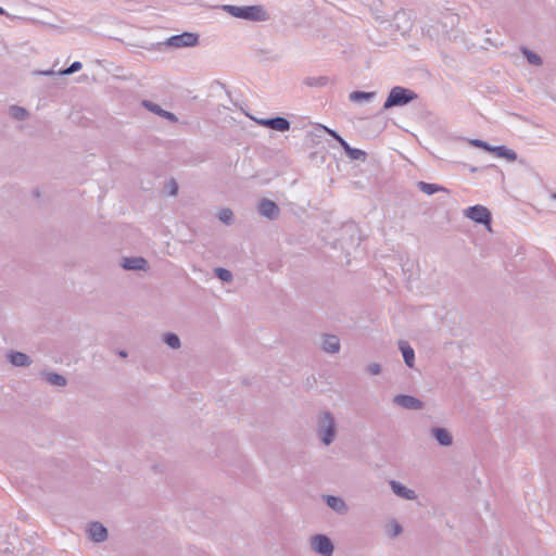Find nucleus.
Returning a JSON list of instances; mask_svg holds the SVG:
<instances>
[{"label":"nucleus","instance_id":"obj_1","mask_svg":"<svg viewBox=\"0 0 556 556\" xmlns=\"http://www.w3.org/2000/svg\"><path fill=\"white\" fill-rule=\"evenodd\" d=\"M223 9L229 13L231 16L252 21V22H265L269 18L268 12L264 9L263 5L254 4V5H244L238 7L232 4L224 5Z\"/></svg>","mask_w":556,"mask_h":556},{"label":"nucleus","instance_id":"obj_2","mask_svg":"<svg viewBox=\"0 0 556 556\" xmlns=\"http://www.w3.org/2000/svg\"><path fill=\"white\" fill-rule=\"evenodd\" d=\"M416 99H418V94L414 90L402 86H394L383 103V110L404 106Z\"/></svg>","mask_w":556,"mask_h":556},{"label":"nucleus","instance_id":"obj_3","mask_svg":"<svg viewBox=\"0 0 556 556\" xmlns=\"http://www.w3.org/2000/svg\"><path fill=\"white\" fill-rule=\"evenodd\" d=\"M317 433L325 445H330L337 434V424L333 415L326 410L317 418Z\"/></svg>","mask_w":556,"mask_h":556},{"label":"nucleus","instance_id":"obj_4","mask_svg":"<svg viewBox=\"0 0 556 556\" xmlns=\"http://www.w3.org/2000/svg\"><path fill=\"white\" fill-rule=\"evenodd\" d=\"M465 216L477 224L489 227L492 223L490 211L480 204L469 206L465 210Z\"/></svg>","mask_w":556,"mask_h":556},{"label":"nucleus","instance_id":"obj_5","mask_svg":"<svg viewBox=\"0 0 556 556\" xmlns=\"http://www.w3.org/2000/svg\"><path fill=\"white\" fill-rule=\"evenodd\" d=\"M312 549L321 556H331L334 551L332 541L325 534H315L311 538Z\"/></svg>","mask_w":556,"mask_h":556},{"label":"nucleus","instance_id":"obj_6","mask_svg":"<svg viewBox=\"0 0 556 556\" xmlns=\"http://www.w3.org/2000/svg\"><path fill=\"white\" fill-rule=\"evenodd\" d=\"M199 42V36L194 33L185 31L169 37L166 45L175 48L194 47Z\"/></svg>","mask_w":556,"mask_h":556},{"label":"nucleus","instance_id":"obj_7","mask_svg":"<svg viewBox=\"0 0 556 556\" xmlns=\"http://www.w3.org/2000/svg\"><path fill=\"white\" fill-rule=\"evenodd\" d=\"M393 404L409 410H420L424 408V402L408 394H397L392 400Z\"/></svg>","mask_w":556,"mask_h":556},{"label":"nucleus","instance_id":"obj_8","mask_svg":"<svg viewBox=\"0 0 556 556\" xmlns=\"http://www.w3.org/2000/svg\"><path fill=\"white\" fill-rule=\"evenodd\" d=\"M256 123L263 127L270 128L277 131H288L291 127L290 122L282 116H276L270 118L255 119Z\"/></svg>","mask_w":556,"mask_h":556},{"label":"nucleus","instance_id":"obj_9","mask_svg":"<svg viewBox=\"0 0 556 556\" xmlns=\"http://www.w3.org/2000/svg\"><path fill=\"white\" fill-rule=\"evenodd\" d=\"M257 212L261 216L274 220L278 218L280 208L274 201L262 199L257 205Z\"/></svg>","mask_w":556,"mask_h":556},{"label":"nucleus","instance_id":"obj_10","mask_svg":"<svg viewBox=\"0 0 556 556\" xmlns=\"http://www.w3.org/2000/svg\"><path fill=\"white\" fill-rule=\"evenodd\" d=\"M142 106L144 109H147L148 111L156 114L157 116L165 118L166 121H168L170 123H177L178 122V118H177V116L174 113L162 109L159 104H156V103H154V102H152L150 100H143L142 101Z\"/></svg>","mask_w":556,"mask_h":556},{"label":"nucleus","instance_id":"obj_11","mask_svg":"<svg viewBox=\"0 0 556 556\" xmlns=\"http://www.w3.org/2000/svg\"><path fill=\"white\" fill-rule=\"evenodd\" d=\"M89 536L96 543L104 542L108 538V529L100 522L93 521L89 525Z\"/></svg>","mask_w":556,"mask_h":556},{"label":"nucleus","instance_id":"obj_12","mask_svg":"<svg viewBox=\"0 0 556 556\" xmlns=\"http://www.w3.org/2000/svg\"><path fill=\"white\" fill-rule=\"evenodd\" d=\"M122 267L126 270H147L149 265L146 258L136 256L125 257L122 262Z\"/></svg>","mask_w":556,"mask_h":556},{"label":"nucleus","instance_id":"obj_13","mask_svg":"<svg viewBox=\"0 0 556 556\" xmlns=\"http://www.w3.org/2000/svg\"><path fill=\"white\" fill-rule=\"evenodd\" d=\"M431 435L435 439L441 446H451L453 444V437L447 429L442 427L431 428Z\"/></svg>","mask_w":556,"mask_h":556},{"label":"nucleus","instance_id":"obj_14","mask_svg":"<svg viewBox=\"0 0 556 556\" xmlns=\"http://www.w3.org/2000/svg\"><path fill=\"white\" fill-rule=\"evenodd\" d=\"M390 486L393 493L405 500H415L417 497L416 492L412 489L406 488L401 482L395 480L390 481Z\"/></svg>","mask_w":556,"mask_h":556},{"label":"nucleus","instance_id":"obj_15","mask_svg":"<svg viewBox=\"0 0 556 556\" xmlns=\"http://www.w3.org/2000/svg\"><path fill=\"white\" fill-rule=\"evenodd\" d=\"M8 359L13 366L16 367H27L33 362L27 354L17 351H10L8 353Z\"/></svg>","mask_w":556,"mask_h":556},{"label":"nucleus","instance_id":"obj_16","mask_svg":"<svg viewBox=\"0 0 556 556\" xmlns=\"http://www.w3.org/2000/svg\"><path fill=\"white\" fill-rule=\"evenodd\" d=\"M399 349L402 352L404 363L407 367L413 368L415 364V351L407 341L401 340Z\"/></svg>","mask_w":556,"mask_h":556},{"label":"nucleus","instance_id":"obj_17","mask_svg":"<svg viewBox=\"0 0 556 556\" xmlns=\"http://www.w3.org/2000/svg\"><path fill=\"white\" fill-rule=\"evenodd\" d=\"M326 503L332 510H334L338 514L343 515L348 513V505L345 504L343 498L339 496L327 495Z\"/></svg>","mask_w":556,"mask_h":556},{"label":"nucleus","instance_id":"obj_18","mask_svg":"<svg viewBox=\"0 0 556 556\" xmlns=\"http://www.w3.org/2000/svg\"><path fill=\"white\" fill-rule=\"evenodd\" d=\"M323 350L327 353H338L340 351V340L334 334H325L323 340Z\"/></svg>","mask_w":556,"mask_h":556},{"label":"nucleus","instance_id":"obj_19","mask_svg":"<svg viewBox=\"0 0 556 556\" xmlns=\"http://www.w3.org/2000/svg\"><path fill=\"white\" fill-rule=\"evenodd\" d=\"M41 376L51 386L65 387L67 383V379L63 375L54 371H42Z\"/></svg>","mask_w":556,"mask_h":556},{"label":"nucleus","instance_id":"obj_20","mask_svg":"<svg viewBox=\"0 0 556 556\" xmlns=\"http://www.w3.org/2000/svg\"><path fill=\"white\" fill-rule=\"evenodd\" d=\"M491 152L497 157H503L511 162L517 160V153L505 146H492Z\"/></svg>","mask_w":556,"mask_h":556},{"label":"nucleus","instance_id":"obj_21","mask_svg":"<svg viewBox=\"0 0 556 556\" xmlns=\"http://www.w3.org/2000/svg\"><path fill=\"white\" fill-rule=\"evenodd\" d=\"M376 97L375 91H353L349 94V100L351 102H362V101H371Z\"/></svg>","mask_w":556,"mask_h":556},{"label":"nucleus","instance_id":"obj_22","mask_svg":"<svg viewBox=\"0 0 556 556\" xmlns=\"http://www.w3.org/2000/svg\"><path fill=\"white\" fill-rule=\"evenodd\" d=\"M417 187L419 188L420 191L425 192L428 195L434 194L435 192H439V191L447 192L446 188H444L440 185H437V184H430V182H426V181H418Z\"/></svg>","mask_w":556,"mask_h":556},{"label":"nucleus","instance_id":"obj_23","mask_svg":"<svg viewBox=\"0 0 556 556\" xmlns=\"http://www.w3.org/2000/svg\"><path fill=\"white\" fill-rule=\"evenodd\" d=\"M345 154L353 161H366L367 153L361 149L352 148L349 143L342 148Z\"/></svg>","mask_w":556,"mask_h":556},{"label":"nucleus","instance_id":"obj_24","mask_svg":"<svg viewBox=\"0 0 556 556\" xmlns=\"http://www.w3.org/2000/svg\"><path fill=\"white\" fill-rule=\"evenodd\" d=\"M521 52L522 54L525 55V58L527 59V61L531 64V65H534V66H540L542 65L543 63V60L542 58L536 54L535 52L531 51L530 49L526 48V47H522L521 48Z\"/></svg>","mask_w":556,"mask_h":556},{"label":"nucleus","instance_id":"obj_25","mask_svg":"<svg viewBox=\"0 0 556 556\" xmlns=\"http://www.w3.org/2000/svg\"><path fill=\"white\" fill-rule=\"evenodd\" d=\"M10 116L16 121H24L29 116V113L25 108L12 105L10 106Z\"/></svg>","mask_w":556,"mask_h":556},{"label":"nucleus","instance_id":"obj_26","mask_svg":"<svg viewBox=\"0 0 556 556\" xmlns=\"http://www.w3.org/2000/svg\"><path fill=\"white\" fill-rule=\"evenodd\" d=\"M329 83V78L327 76H313L306 77L304 84L308 87H324Z\"/></svg>","mask_w":556,"mask_h":556},{"label":"nucleus","instance_id":"obj_27","mask_svg":"<svg viewBox=\"0 0 556 556\" xmlns=\"http://www.w3.org/2000/svg\"><path fill=\"white\" fill-rule=\"evenodd\" d=\"M163 342L167 344L172 349H179L180 348V339L179 337L174 332H167L163 336Z\"/></svg>","mask_w":556,"mask_h":556},{"label":"nucleus","instance_id":"obj_28","mask_svg":"<svg viewBox=\"0 0 556 556\" xmlns=\"http://www.w3.org/2000/svg\"><path fill=\"white\" fill-rule=\"evenodd\" d=\"M214 273L215 276L224 282H230L232 280L231 271L226 268L217 267L215 268Z\"/></svg>","mask_w":556,"mask_h":556},{"label":"nucleus","instance_id":"obj_29","mask_svg":"<svg viewBox=\"0 0 556 556\" xmlns=\"http://www.w3.org/2000/svg\"><path fill=\"white\" fill-rule=\"evenodd\" d=\"M218 219L226 225H230L233 220L232 211L230 208L220 210L218 213Z\"/></svg>","mask_w":556,"mask_h":556},{"label":"nucleus","instance_id":"obj_30","mask_svg":"<svg viewBox=\"0 0 556 556\" xmlns=\"http://www.w3.org/2000/svg\"><path fill=\"white\" fill-rule=\"evenodd\" d=\"M81 67H83L81 62L75 61L68 67L61 70L59 72V74L60 75H71V74L78 72Z\"/></svg>","mask_w":556,"mask_h":556},{"label":"nucleus","instance_id":"obj_31","mask_svg":"<svg viewBox=\"0 0 556 556\" xmlns=\"http://www.w3.org/2000/svg\"><path fill=\"white\" fill-rule=\"evenodd\" d=\"M323 129L328 134L330 135L337 142H339V144L341 146V148H344L348 142L333 129H330L326 126H323Z\"/></svg>","mask_w":556,"mask_h":556},{"label":"nucleus","instance_id":"obj_32","mask_svg":"<svg viewBox=\"0 0 556 556\" xmlns=\"http://www.w3.org/2000/svg\"><path fill=\"white\" fill-rule=\"evenodd\" d=\"M469 143L472 147L480 148V149H482L484 151L491 152L492 146L489 144L486 141H483L481 139H471V140H469Z\"/></svg>","mask_w":556,"mask_h":556},{"label":"nucleus","instance_id":"obj_33","mask_svg":"<svg viewBox=\"0 0 556 556\" xmlns=\"http://www.w3.org/2000/svg\"><path fill=\"white\" fill-rule=\"evenodd\" d=\"M444 26L446 27L447 25H451V26H454L457 22H458V16L456 14H453V13H446L444 15Z\"/></svg>","mask_w":556,"mask_h":556},{"label":"nucleus","instance_id":"obj_34","mask_svg":"<svg viewBox=\"0 0 556 556\" xmlns=\"http://www.w3.org/2000/svg\"><path fill=\"white\" fill-rule=\"evenodd\" d=\"M367 371L372 376H377L381 374V366L378 363H371L367 366Z\"/></svg>","mask_w":556,"mask_h":556},{"label":"nucleus","instance_id":"obj_35","mask_svg":"<svg viewBox=\"0 0 556 556\" xmlns=\"http://www.w3.org/2000/svg\"><path fill=\"white\" fill-rule=\"evenodd\" d=\"M402 531H403L402 526L399 522L393 521L392 522V533H391V535L392 536H396L400 533H402Z\"/></svg>","mask_w":556,"mask_h":556},{"label":"nucleus","instance_id":"obj_36","mask_svg":"<svg viewBox=\"0 0 556 556\" xmlns=\"http://www.w3.org/2000/svg\"><path fill=\"white\" fill-rule=\"evenodd\" d=\"M169 186H170L169 194L170 195H176L177 192H178V185H177V182L174 179H172L169 181Z\"/></svg>","mask_w":556,"mask_h":556},{"label":"nucleus","instance_id":"obj_37","mask_svg":"<svg viewBox=\"0 0 556 556\" xmlns=\"http://www.w3.org/2000/svg\"><path fill=\"white\" fill-rule=\"evenodd\" d=\"M464 166L467 167L469 169V172H471V173H476V172H479V170L485 168V167L471 166V165H467V164H464Z\"/></svg>","mask_w":556,"mask_h":556},{"label":"nucleus","instance_id":"obj_38","mask_svg":"<svg viewBox=\"0 0 556 556\" xmlns=\"http://www.w3.org/2000/svg\"><path fill=\"white\" fill-rule=\"evenodd\" d=\"M118 355H119L121 357H127V352H126V351H124V350H121V351L118 352Z\"/></svg>","mask_w":556,"mask_h":556},{"label":"nucleus","instance_id":"obj_39","mask_svg":"<svg viewBox=\"0 0 556 556\" xmlns=\"http://www.w3.org/2000/svg\"><path fill=\"white\" fill-rule=\"evenodd\" d=\"M41 74H43V75H53L54 72L49 70V71L41 72Z\"/></svg>","mask_w":556,"mask_h":556},{"label":"nucleus","instance_id":"obj_40","mask_svg":"<svg viewBox=\"0 0 556 556\" xmlns=\"http://www.w3.org/2000/svg\"><path fill=\"white\" fill-rule=\"evenodd\" d=\"M5 14V11L2 7H0V15H4Z\"/></svg>","mask_w":556,"mask_h":556},{"label":"nucleus","instance_id":"obj_41","mask_svg":"<svg viewBox=\"0 0 556 556\" xmlns=\"http://www.w3.org/2000/svg\"><path fill=\"white\" fill-rule=\"evenodd\" d=\"M553 198L556 199V192L553 194Z\"/></svg>","mask_w":556,"mask_h":556}]
</instances>
